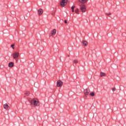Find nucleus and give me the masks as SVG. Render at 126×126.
Here are the masks:
<instances>
[{"mask_svg": "<svg viewBox=\"0 0 126 126\" xmlns=\"http://www.w3.org/2000/svg\"><path fill=\"white\" fill-rule=\"evenodd\" d=\"M54 14H55V13H52V15H54Z\"/></svg>", "mask_w": 126, "mask_h": 126, "instance_id": "23", "label": "nucleus"}, {"mask_svg": "<svg viewBox=\"0 0 126 126\" xmlns=\"http://www.w3.org/2000/svg\"><path fill=\"white\" fill-rule=\"evenodd\" d=\"M14 65V63H13V62H10L8 63L9 67H13Z\"/></svg>", "mask_w": 126, "mask_h": 126, "instance_id": "12", "label": "nucleus"}, {"mask_svg": "<svg viewBox=\"0 0 126 126\" xmlns=\"http://www.w3.org/2000/svg\"><path fill=\"white\" fill-rule=\"evenodd\" d=\"M82 44H83V46H84L85 47H86L87 45H88V43L85 40H83L82 41Z\"/></svg>", "mask_w": 126, "mask_h": 126, "instance_id": "11", "label": "nucleus"}, {"mask_svg": "<svg viewBox=\"0 0 126 126\" xmlns=\"http://www.w3.org/2000/svg\"><path fill=\"white\" fill-rule=\"evenodd\" d=\"M71 10L72 12H74V8H75V6H73L71 7Z\"/></svg>", "mask_w": 126, "mask_h": 126, "instance_id": "17", "label": "nucleus"}, {"mask_svg": "<svg viewBox=\"0 0 126 126\" xmlns=\"http://www.w3.org/2000/svg\"><path fill=\"white\" fill-rule=\"evenodd\" d=\"M80 9L81 12H85L86 11V6L84 4H81L80 5Z\"/></svg>", "mask_w": 126, "mask_h": 126, "instance_id": "3", "label": "nucleus"}, {"mask_svg": "<svg viewBox=\"0 0 126 126\" xmlns=\"http://www.w3.org/2000/svg\"><path fill=\"white\" fill-rule=\"evenodd\" d=\"M80 2L81 3H86V2H87V0H79Z\"/></svg>", "mask_w": 126, "mask_h": 126, "instance_id": "13", "label": "nucleus"}, {"mask_svg": "<svg viewBox=\"0 0 126 126\" xmlns=\"http://www.w3.org/2000/svg\"><path fill=\"white\" fill-rule=\"evenodd\" d=\"M3 107L5 110H8L9 109V106L8 105L7 103L3 104Z\"/></svg>", "mask_w": 126, "mask_h": 126, "instance_id": "9", "label": "nucleus"}, {"mask_svg": "<svg viewBox=\"0 0 126 126\" xmlns=\"http://www.w3.org/2000/svg\"><path fill=\"white\" fill-rule=\"evenodd\" d=\"M57 34V30L54 29L53 30L51 31L50 33V36H55Z\"/></svg>", "mask_w": 126, "mask_h": 126, "instance_id": "6", "label": "nucleus"}, {"mask_svg": "<svg viewBox=\"0 0 126 126\" xmlns=\"http://www.w3.org/2000/svg\"><path fill=\"white\" fill-rule=\"evenodd\" d=\"M75 13H77V14H79V10L78 9V8L75 10Z\"/></svg>", "mask_w": 126, "mask_h": 126, "instance_id": "16", "label": "nucleus"}, {"mask_svg": "<svg viewBox=\"0 0 126 126\" xmlns=\"http://www.w3.org/2000/svg\"><path fill=\"white\" fill-rule=\"evenodd\" d=\"M64 23H65V24L67 23V21H66V20H64Z\"/></svg>", "mask_w": 126, "mask_h": 126, "instance_id": "22", "label": "nucleus"}, {"mask_svg": "<svg viewBox=\"0 0 126 126\" xmlns=\"http://www.w3.org/2000/svg\"><path fill=\"white\" fill-rule=\"evenodd\" d=\"M19 56H20V53L17 51L14 52L12 54V57L14 60L18 59L19 58Z\"/></svg>", "mask_w": 126, "mask_h": 126, "instance_id": "2", "label": "nucleus"}, {"mask_svg": "<svg viewBox=\"0 0 126 126\" xmlns=\"http://www.w3.org/2000/svg\"><path fill=\"white\" fill-rule=\"evenodd\" d=\"M106 15H108V16L112 15L111 13H106L105 14Z\"/></svg>", "mask_w": 126, "mask_h": 126, "instance_id": "20", "label": "nucleus"}, {"mask_svg": "<svg viewBox=\"0 0 126 126\" xmlns=\"http://www.w3.org/2000/svg\"><path fill=\"white\" fill-rule=\"evenodd\" d=\"M100 77H105L106 76V73L103 72H101L100 74Z\"/></svg>", "mask_w": 126, "mask_h": 126, "instance_id": "10", "label": "nucleus"}, {"mask_svg": "<svg viewBox=\"0 0 126 126\" xmlns=\"http://www.w3.org/2000/svg\"><path fill=\"white\" fill-rule=\"evenodd\" d=\"M37 14L38 15H42V14H43V9L42 8H40L38 9V11H37Z\"/></svg>", "mask_w": 126, "mask_h": 126, "instance_id": "7", "label": "nucleus"}, {"mask_svg": "<svg viewBox=\"0 0 126 126\" xmlns=\"http://www.w3.org/2000/svg\"><path fill=\"white\" fill-rule=\"evenodd\" d=\"M89 92H90L89 91H88L87 89L84 90V93L85 97H87V95H88V94H89Z\"/></svg>", "mask_w": 126, "mask_h": 126, "instance_id": "8", "label": "nucleus"}, {"mask_svg": "<svg viewBox=\"0 0 126 126\" xmlns=\"http://www.w3.org/2000/svg\"><path fill=\"white\" fill-rule=\"evenodd\" d=\"M112 91H116V88H112Z\"/></svg>", "mask_w": 126, "mask_h": 126, "instance_id": "21", "label": "nucleus"}, {"mask_svg": "<svg viewBox=\"0 0 126 126\" xmlns=\"http://www.w3.org/2000/svg\"><path fill=\"white\" fill-rule=\"evenodd\" d=\"M28 100L30 103V106L31 107H39V106H40L39 100L37 98H28Z\"/></svg>", "mask_w": 126, "mask_h": 126, "instance_id": "1", "label": "nucleus"}, {"mask_svg": "<svg viewBox=\"0 0 126 126\" xmlns=\"http://www.w3.org/2000/svg\"><path fill=\"white\" fill-rule=\"evenodd\" d=\"M25 95H26V96H29V94H30V92L29 91H27L25 93Z\"/></svg>", "mask_w": 126, "mask_h": 126, "instance_id": "15", "label": "nucleus"}, {"mask_svg": "<svg viewBox=\"0 0 126 126\" xmlns=\"http://www.w3.org/2000/svg\"><path fill=\"white\" fill-rule=\"evenodd\" d=\"M67 2V0H62L60 3V5L62 7H63V6H65V5H66Z\"/></svg>", "mask_w": 126, "mask_h": 126, "instance_id": "4", "label": "nucleus"}, {"mask_svg": "<svg viewBox=\"0 0 126 126\" xmlns=\"http://www.w3.org/2000/svg\"><path fill=\"white\" fill-rule=\"evenodd\" d=\"M63 82L59 80L57 82V85L58 87H62L63 85Z\"/></svg>", "mask_w": 126, "mask_h": 126, "instance_id": "5", "label": "nucleus"}, {"mask_svg": "<svg viewBox=\"0 0 126 126\" xmlns=\"http://www.w3.org/2000/svg\"><path fill=\"white\" fill-rule=\"evenodd\" d=\"M73 63H75V64H76V63H78V60L74 59L73 60Z\"/></svg>", "mask_w": 126, "mask_h": 126, "instance_id": "14", "label": "nucleus"}, {"mask_svg": "<svg viewBox=\"0 0 126 126\" xmlns=\"http://www.w3.org/2000/svg\"><path fill=\"white\" fill-rule=\"evenodd\" d=\"M90 95H91V96H95V94L94 93V92H92L90 94Z\"/></svg>", "mask_w": 126, "mask_h": 126, "instance_id": "18", "label": "nucleus"}, {"mask_svg": "<svg viewBox=\"0 0 126 126\" xmlns=\"http://www.w3.org/2000/svg\"><path fill=\"white\" fill-rule=\"evenodd\" d=\"M14 46H15V44H13L11 45V47L13 49V50H14V49H15Z\"/></svg>", "mask_w": 126, "mask_h": 126, "instance_id": "19", "label": "nucleus"}]
</instances>
